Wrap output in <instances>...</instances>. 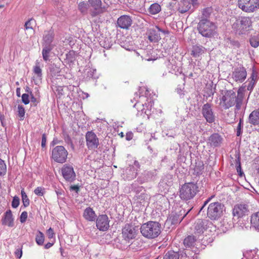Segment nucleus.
I'll return each instance as SVG.
<instances>
[{"label":"nucleus","instance_id":"60","mask_svg":"<svg viewBox=\"0 0 259 259\" xmlns=\"http://www.w3.org/2000/svg\"><path fill=\"white\" fill-rule=\"evenodd\" d=\"M197 0H192V2L193 3H195V2H197Z\"/></svg>","mask_w":259,"mask_h":259},{"label":"nucleus","instance_id":"33","mask_svg":"<svg viewBox=\"0 0 259 259\" xmlns=\"http://www.w3.org/2000/svg\"><path fill=\"white\" fill-rule=\"evenodd\" d=\"M7 166L5 161L0 158V176H3L6 174Z\"/></svg>","mask_w":259,"mask_h":259},{"label":"nucleus","instance_id":"57","mask_svg":"<svg viewBox=\"0 0 259 259\" xmlns=\"http://www.w3.org/2000/svg\"><path fill=\"white\" fill-rule=\"evenodd\" d=\"M251 84H250L248 85V87H247V90H251Z\"/></svg>","mask_w":259,"mask_h":259},{"label":"nucleus","instance_id":"38","mask_svg":"<svg viewBox=\"0 0 259 259\" xmlns=\"http://www.w3.org/2000/svg\"><path fill=\"white\" fill-rule=\"evenodd\" d=\"M34 193L37 196H42L45 193V188L41 187H37L35 189Z\"/></svg>","mask_w":259,"mask_h":259},{"label":"nucleus","instance_id":"20","mask_svg":"<svg viewBox=\"0 0 259 259\" xmlns=\"http://www.w3.org/2000/svg\"><path fill=\"white\" fill-rule=\"evenodd\" d=\"M208 140L211 146L218 147L222 143V138L218 134H213L209 137Z\"/></svg>","mask_w":259,"mask_h":259},{"label":"nucleus","instance_id":"19","mask_svg":"<svg viewBox=\"0 0 259 259\" xmlns=\"http://www.w3.org/2000/svg\"><path fill=\"white\" fill-rule=\"evenodd\" d=\"M83 217L87 221L93 222L97 217L95 211L91 207L86 208L83 213Z\"/></svg>","mask_w":259,"mask_h":259},{"label":"nucleus","instance_id":"55","mask_svg":"<svg viewBox=\"0 0 259 259\" xmlns=\"http://www.w3.org/2000/svg\"><path fill=\"white\" fill-rule=\"evenodd\" d=\"M31 100L32 102H35L36 101V98L32 95H31Z\"/></svg>","mask_w":259,"mask_h":259},{"label":"nucleus","instance_id":"22","mask_svg":"<svg viewBox=\"0 0 259 259\" xmlns=\"http://www.w3.org/2000/svg\"><path fill=\"white\" fill-rule=\"evenodd\" d=\"M249 122L254 125L259 124V109L253 110L249 116Z\"/></svg>","mask_w":259,"mask_h":259},{"label":"nucleus","instance_id":"17","mask_svg":"<svg viewBox=\"0 0 259 259\" xmlns=\"http://www.w3.org/2000/svg\"><path fill=\"white\" fill-rule=\"evenodd\" d=\"M239 22L240 23L238 27L242 33H243L244 31L249 30L250 27L251 26L252 22L251 18L249 17H241Z\"/></svg>","mask_w":259,"mask_h":259},{"label":"nucleus","instance_id":"49","mask_svg":"<svg viewBox=\"0 0 259 259\" xmlns=\"http://www.w3.org/2000/svg\"><path fill=\"white\" fill-rule=\"evenodd\" d=\"M15 255L17 257L20 258L22 255V248L17 249L15 252Z\"/></svg>","mask_w":259,"mask_h":259},{"label":"nucleus","instance_id":"11","mask_svg":"<svg viewBox=\"0 0 259 259\" xmlns=\"http://www.w3.org/2000/svg\"><path fill=\"white\" fill-rule=\"evenodd\" d=\"M87 146L89 149L94 150L99 145V140L97 135L92 131L86 133Z\"/></svg>","mask_w":259,"mask_h":259},{"label":"nucleus","instance_id":"28","mask_svg":"<svg viewBox=\"0 0 259 259\" xmlns=\"http://www.w3.org/2000/svg\"><path fill=\"white\" fill-rule=\"evenodd\" d=\"M161 11V7L157 3H154L151 5L149 8V12L151 14L155 15Z\"/></svg>","mask_w":259,"mask_h":259},{"label":"nucleus","instance_id":"52","mask_svg":"<svg viewBox=\"0 0 259 259\" xmlns=\"http://www.w3.org/2000/svg\"><path fill=\"white\" fill-rule=\"evenodd\" d=\"M54 242H52V243L48 242L46 244H45V248L49 249V248H51L54 245Z\"/></svg>","mask_w":259,"mask_h":259},{"label":"nucleus","instance_id":"47","mask_svg":"<svg viewBox=\"0 0 259 259\" xmlns=\"http://www.w3.org/2000/svg\"><path fill=\"white\" fill-rule=\"evenodd\" d=\"M255 73L254 71H253L251 75L250 76V78H251V81H250V84H252L251 88L253 87V85L255 84Z\"/></svg>","mask_w":259,"mask_h":259},{"label":"nucleus","instance_id":"30","mask_svg":"<svg viewBox=\"0 0 259 259\" xmlns=\"http://www.w3.org/2000/svg\"><path fill=\"white\" fill-rule=\"evenodd\" d=\"M181 222L179 215L178 214L170 215L166 220V223L171 225L177 224Z\"/></svg>","mask_w":259,"mask_h":259},{"label":"nucleus","instance_id":"44","mask_svg":"<svg viewBox=\"0 0 259 259\" xmlns=\"http://www.w3.org/2000/svg\"><path fill=\"white\" fill-rule=\"evenodd\" d=\"M28 217L27 212L26 211H23L20 215V221L21 223H23L26 222Z\"/></svg>","mask_w":259,"mask_h":259},{"label":"nucleus","instance_id":"54","mask_svg":"<svg viewBox=\"0 0 259 259\" xmlns=\"http://www.w3.org/2000/svg\"><path fill=\"white\" fill-rule=\"evenodd\" d=\"M16 94L18 97H20V88H17L16 89Z\"/></svg>","mask_w":259,"mask_h":259},{"label":"nucleus","instance_id":"26","mask_svg":"<svg viewBox=\"0 0 259 259\" xmlns=\"http://www.w3.org/2000/svg\"><path fill=\"white\" fill-rule=\"evenodd\" d=\"M204 53V48L202 46H194L193 47L191 55L194 57H199Z\"/></svg>","mask_w":259,"mask_h":259},{"label":"nucleus","instance_id":"25","mask_svg":"<svg viewBox=\"0 0 259 259\" xmlns=\"http://www.w3.org/2000/svg\"><path fill=\"white\" fill-rule=\"evenodd\" d=\"M89 5L85 2H81L78 4V9L82 15H84L88 14Z\"/></svg>","mask_w":259,"mask_h":259},{"label":"nucleus","instance_id":"32","mask_svg":"<svg viewBox=\"0 0 259 259\" xmlns=\"http://www.w3.org/2000/svg\"><path fill=\"white\" fill-rule=\"evenodd\" d=\"M33 72L36 75L37 77H41L42 76V70L40 68L39 63L36 61L35 66L33 69Z\"/></svg>","mask_w":259,"mask_h":259},{"label":"nucleus","instance_id":"9","mask_svg":"<svg viewBox=\"0 0 259 259\" xmlns=\"http://www.w3.org/2000/svg\"><path fill=\"white\" fill-rule=\"evenodd\" d=\"M248 206L245 203H238L234 205L232 210V214L237 219L242 218L248 214Z\"/></svg>","mask_w":259,"mask_h":259},{"label":"nucleus","instance_id":"39","mask_svg":"<svg viewBox=\"0 0 259 259\" xmlns=\"http://www.w3.org/2000/svg\"><path fill=\"white\" fill-rule=\"evenodd\" d=\"M32 21H33L35 23V21L33 18L29 19L28 20H27L25 22V25H24V27H25V29H26V30H28V29H33V27H32V26L31 25V22Z\"/></svg>","mask_w":259,"mask_h":259},{"label":"nucleus","instance_id":"8","mask_svg":"<svg viewBox=\"0 0 259 259\" xmlns=\"http://www.w3.org/2000/svg\"><path fill=\"white\" fill-rule=\"evenodd\" d=\"M88 3L91 7L94 9V10L90 12L92 17H95L106 11V8L104 6L102 7L101 0H88Z\"/></svg>","mask_w":259,"mask_h":259},{"label":"nucleus","instance_id":"42","mask_svg":"<svg viewBox=\"0 0 259 259\" xmlns=\"http://www.w3.org/2000/svg\"><path fill=\"white\" fill-rule=\"evenodd\" d=\"M20 203L19 198L18 197L15 196L13 198L12 202V206L13 208H17Z\"/></svg>","mask_w":259,"mask_h":259},{"label":"nucleus","instance_id":"29","mask_svg":"<svg viewBox=\"0 0 259 259\" xmlns=\"http://www.w3.org/2000/svg\"><path fill=\"white\" fill-rule=\"evenodd\" d=\"M35 241L38 245H42L44 243L45 236L40 231H38L37 234L36 235Z\"/></svg>","mask_w":259,"mask_h":259},{"label":"nucleus","instance_id":"48","mask_svg":"<svg viewBox=\"0 0 259 259\" xmlns=\"http://www.w3.org/2000/svg\"><path fill=\"white\" fill-rule=\"evenodd\" d=\"M47 142V137L45 134H43L41 139V145L42 148L45 147Z\"/></svg>","mask_w":259,"mask_h":259},{"label":"nucleus","instance_id":"13","mask_svg":"<svg viewBox=\"0 0 259 259\" xmlns=\"http://www.w3.org/2000/svg\"><path fill=\"white\" fill-rule=\"evenodd\" d=\"M122 237L126 241L135 238L137 233L135 228L130 224H126L122 230Z\"/></svg>","mask_w":259,"mask_h":259},{"label":"nucleus","instance_id":"1","mask_svg":"<svg viewBox=\"0 0 259 259\" xmlns=\"http://www.w3.org/2000/svg\"><path fill=\"white\" fill-rule=\"evenodd\" d=\"M244 90L240 88L237 95L232 90L227 91L220 99V105L224 110H227L235 105V110L241 109L244 99Z\"/></svg>","mask_w":259,"mask_h":259},{"label":"nucleus","instance_id":"43","mask_svg":"<svg viewBox=\"0 0 259 259\" xmlns=\"http://www.w3.org/2000/svg\"><path fill=\"white\" fill-rule=\"evenodd\" d=\"M22 102L24 104H25V105L28 104L30 102L29 97L28 94H23L22 95Z\"/></svg>","mask_w":259,"mask_h":259},{"label":"nucleus","instance_id":"31","mask_svg":"<svg viewBox=\"0 0 259 259\" xmlns=\"http://www.w3.org/2000/svg\"><path fill=\"white\" fill-rule=\"evenodd\" d=\"M21 194L22 196V200L23 202V204L25 207H26L29 205L30 200L28 198L27 194L24 191V189H23L21 191Z\"/></svg>","mask_w":259,"mask_h":259},{"label":"nucleus","instance_id":"36","mask_svg":"<svg viewBox=\"0 0 259 259\" xmlns=\"http://www.w3.org/2000/svg\"><path fill=\"white\" fill-rule=\"evenodd\" d=\"M178 254L171 251L167 252L163 257V259H178Z\"/></svg>","mask_w":259,"mask_h":259},{"label":"nucleus","instance_id":"2","mask_svg":"<svg viewBox=\"0 0 259 259\" xmlns=\"http://www.w3.org/2000/svg\"><path fill=\"white\" fill-rule=\"evenodd\" d=\"M140 230L141 233L145 237L153 239L160 235L161 225L157 222L149 221L141 226Z\"/></svg>","mask_w":259,"mask_h":259},{"label":"nucleus","instance_id":"61","mask_svg":"<svg viewBox=\"0 0 259 259\" xmlns=\"http://www.w3.org/2000/svg\"><path fill=\"white\" fill-rule=\"evenodd\" d=\"M16 84H17V85H19V83H18V82H16Z\"/></svg>","mask_w":259,"mask_h":259},{"label":"nucleus","instance_id":"35","mask_svg":"<svg viewBox=\"0 0 259 259\" xmlns=\"http://www.w3.org/2000/svg\"><path fill=\"white\" fill-rule=\"evenodd\" d=\"M25 111L24 108L22 105H18V115L20 120H23L24 118Z\"/></svg>","mask_w":259,"mask_h":259},{"label":"nucleus","instance_id":"15","mask_svg":"<svg viewBox=\"0 0 259 259\" xmlns=\"http://www.w3.org/2000/svg\"><path fill=\"white\" fill-rule=\"evenodd\" d=\"M247 72L244 67L236 68L232 72V78L236 82H242L246 78Z\"/></svg>","mask_w":259,"mask_h":259},{"label":"nucleus","instance_id":"7","mask_svg":"<svg viewBox=\"0 0 259 259\" xmlns=\"http://www.w3.org/2000/svg\"><path fill=\"white\" fill-rule=\"evenodd\" d=\"M222 209L221 203L218 202L211 203L207 208V217L211 220L218 219L221 215Z\"/></svg>","mask_w":259,"mask_h":259},{"label":"nucleus","instance_id":"24","mask_svg":"<svg viewBox=\"0 0 259 259\" xmlns=\"http://www.w3.org/2000/svg\"><path fill=\"white\" fill-rule=\"evenodd\" d=\"M54 37V33L53 30H50L45 32L43 40L47 44L52 42Z\"/></svg>","mask_w":259,"mask_h":259},{"label":"nucleus","instance_id":"56","mask_svg":"<svg viewBox=\"0 0 259 259\" xmlns=\"http://www.w3.org/2000/svg\"><path fill=\"white\" fill-rule=\"evenodd\" d=\"M135 165L139 167L140 166V164L139 163V162L138 161H135Z\"/></svg>","mask_w":259,"mask_h":259},{"label":"nucleus","instance_id":"58","mask_svg":"<svg viewBox=\"0 0 259 259\" xmlns=\"http://www.w3.org/2000/svg\"><path fill=\"white\" fill-rule=\"evenodd\" d=\"M119 135L120 136V137L121 138L123 137L124 136V135H123V133L122 132H121L120 134H119Z\"/></svg>","mask_w":259,"mask_h":259},{"label":"nucleus","instance_id":"4","mask_svg":"<svg viewBox=\"0 0 259 259\" xmlns=\"http://www.w3.org/2000/svg\"><path fill=\"white\" fill-rule=\"evenodd\" d=\"M217 26L207 19H202L198 24V30L203 36L211 37L216 33Z\"/></svg>","mask_w":259,"mask_h":259},{"label":"nucleus","instance_id":"45","mask_svg":"<svg viewBox=\"0 0 259 259\" xmlns=\"http://www.w3.org/2000/svg\"><path fill=\"white\" fill-rule=\"evenodd\" d=\"M47 234L49 239L53 238L55 236V233L53 229L52 228H50L47 231Z\"/></svg>","mask_w":259,"mask_h":259},{"label":"nucleus","instance_id":"16","mask_svg":"<svg viewBox=\"0 0 259 259\" xmlns=\"http://www.w3.org/2000/svg\"><path fill=\"white\" fill-rule=\"evenodd\" d=\"M132 20L130 16L122 15L119 17L117 21V26L123 29H128L131 26Z\"/></svg>","mask_w":259,"mask_h":259},{"label":"nucleus","instance_id":"41","mask_svg":"<svg viewBox=\"0 0 259 259\" xmlns=\"http://www.w3.org/2000/svg\"><path fill=\"white\" fill-rule=\"evenodd\" d=\"M243 125V119L240 118L239 120V122L238 124V126L237 127V136H239L241 134V128H242Z\"/></svg>","mask_w":259,"mask_h":259},{"label":"nucleus","instance_id":"3","mask_svg":"<svg viewBox=\"0 0 259 259\" xmlns=\"http://www.w3.org/2000/svg\"><path fill=\"white\" fill-rule=\"evenodd\" d=\"M198 191V187L196 183H185L180 188L179 196L182 200H189L192 199Z\"/></svg>","mask_w":259,"mask_h":259},{"label":"nucleus","instance_id":"62","mask_svg":"<svg viewBox=\"0 0 259 259\" xmlns=\"http://www.w3.org/2000/svg\"><path fill=\"white\" fill-rule=\"evenodd\" d=\"M157 29H158L159 30H160V29L158 27H157Z\"/></svg>","mask_w":259,"mask_h":259},{"label":"nucleus","instance_id":"51","mask_svg":"<svg viewBox=\"0 0 259 259\" xmlns=\"http://www.w3.org/2000/svg\"><path fill=\"white\" fill-rule=\"evenodd\" d=\"M70 189L77 192L79 191V188L77 185H73L70 186Z\"/></svg>","mask_w":259,"mask_h":259},{"label":"nucleus","instance_id":"12","mask_svg":"<svg viewBox=\"0 0 259 259\" xmlns=\"http://www.w3.org/2000/svg\"><path fill=\"white\" fill-rule=\"evenodd\" d=\"M109 222L106 214L99 215L96 219V227L100 231H107L109 228Z\"/></svg>","mask_w":259,"mask_h":259},{"label":"nucleus","instance_id":"14","mask_svg":"<svg viewBox=\"0 0 259 259\" xmlns=\"http://www.w3.org/2000/svg\"><path fill=\"white\" fill-rule=\"evenodd\" d=\"M202 114L207 122L212 123L214 121L215 116L209 104L206 103L203 105L202 108Z\"/></svg>","mask_w":259,"mask_h":259},{"label":"nucleus","instance_id":"40","mask_svg":"<svg viewBox=\"0 0 259 259\" xmlns=\"http://www.w3.org/2000/svg\"><path fill=\"white\" fill-rule=\"evenodd\" d=\"M251 46L254 48H256L259 46V40L255 37H251L250 39Z\"/></svg>","mask_w":259,"mask_h":259},{"label":"nucleus","instance_id":"21","mask_svg":"<svg viewBox=\"0 0 259 259\" xmlns=\"http://www.w3.org/2000/svg\"><path fill=\"white\" fill-rule=\"evenodd\" d=\"M251 227L259 232V211L253 213L250 216Z\"/></svg>","mask_w":259,"mask_h":259},{"label":"nucleus","instance_id":"46","mask_svg":"<svg viewBox=\"0 0 259 259\" xmlns=\"http://www.w3.org/2000/svg\"><path fill=\"white\" fill-rule=\"evenodd\" d=\"M236 162L238 164L236 167L237 171L240 176H242L243 172L241 171V163L239 158L236 160Z\"/></svg>","mask_w":259,"mask_h":259},{"label":"nucleus","instance_id":"27","mask_svg":"<svg viewBox=\"0 0 259 259\" xmlns=\"http://www.w3.org/2000/svg\"><path fill=\"white\" fill-rule=\"evenodd\" d=\"M195 241L196 239L194 236L189 235L184 239V244L185 247H190L194 245Z\"/></svg>","mask_w":259,"mask_h":259},{"label":"nucleus","instance_id":"53","mask_svg":"<svg viewBox=\"0 0 259 259\" xmlns=\"http://www.w3.org/2000/svg\"><path fill=\"white\" fill-rule=\"evenodd\" d=\"M213 196H211V197H209L208 198L204 203V204L202 206V207H201V210H202L204 207L210 201L211 198Z\"/></svg>","mask_w":259,"mask_h":259},{"label":"nucleus","instance_id":"5","mask_svg":"<svg viewBox=\"0 0 259 259\" xmlns=\"http://www.w3.org/2000/svg\"><path fill=\"white\" fill-rule=\"evenodd\" d=\"M68 153L63 146H57L52 150L51 158L56 162L65 163L67 159Z\"/></svg>","mask_w":259,"mask_h":259},{"label":"nucleus","instance_id":"18","mask_svg":"<svg viewBox=\"0 0 259 259\" xmlns=\"http://www.w3.org/2000/svg\"><path fill=\"white\" fill-rule=\"evenodd\" d=\"M2 223L3 225H6L10 227L14 226V219L11 210H8L4 214L2 219Z\"/></svg>","mask_w":259,"mask_h":259},{"label":"nucleus","instance_id":"37","mask_svg":"<svg viewBox=\"0 0 259 259\" xmlns=\"http://www.w3.org/2000/svg\"><path fill=\"white\" fill-rule=\"evenodd\" d=\"M203 19H207L209 17L211 13V9L210 8H206L203 10L202 12Z\"/></svg>","mask_w":259,"mask_h":259},{"label":"nucleus","instance_id":"23","mask_svg":"<svg viewBox=\"0 0 259 259\" xmlns=\"http://www.w3.org/2000/svg\"><path fill=\"white\" fill-rule=\"evenodd\" d=\"M148 39L151 42H157L160 39V34L154 29L148 31Z\"/></svg>","mask_w":259,"mask_h":259},{"label":"nucleus","instance_id":"10","mask_svg":"<svg viewBox=\"0 0 259 259\" xmlns=\"http://www.w3.org/2000/svg\"><path fill=\"white\" fill-rule=\"evenodd\" d=\"M63 177L67 182H72L76 178V174L72 166L64 164L61 168Z\"/></svg>","mask_w":259,"mask_h":259},{"label":"nucleus","instance_id":"34","mask_svg":"<svg viewBox=\"0 0 259 259\" xmlns=\"http://www.w3.org/2000/svg\"><path fill=\"white\" fill-rule=\"evenodd\" d=\"M51 49L49 47H46L42 49V57L45 61H47L49 59V53L51 52Z\"/></svg>","mask_w":259,"mask_h":259},{"label":"nucleus","instance_id":"50","mask_svg":"<svg viewBox=\"0 0 259 259\" xmlns=\"http://www.w3.org/2000/svg\"><path fill=\"white\" fill-rule=\"evenodd\" d=\"M189 8H190V7H189V6L187 5V6L186 7V8L185 9H181V8H179L178 10L181 13L183 14V13L186 12L187 11H188L189 10Z\"/></svg>","mask_w":259,"mask_h":259},{"label":"nucleus","instance_id":"59","mask_svg":"<svg viewBox=\"0 0 259 259\" xmlns=\"http://www.w3.org/2000/svg\"><path fill=\"white\" fill-rule=\"evenodd\" d=\"M126 139L127 140L129 141L131 139V138L130 137V136H127Z\"/></svg>","mask_w":259,"mask_h":259},{"label":"nucleus","instance_id":"6","mask_svg":"<svg viewBox=\"0 0 259 259\" xmlns=\"http://www.w3.org/2000/svg\"><path fill=\"white\" fill-rule=\"evenodd\" d=\"M237 6L244 12L253 13L259 9V0H238Z\"/></svg>","mask_w":259,"mask_h":259}]
</instances>
